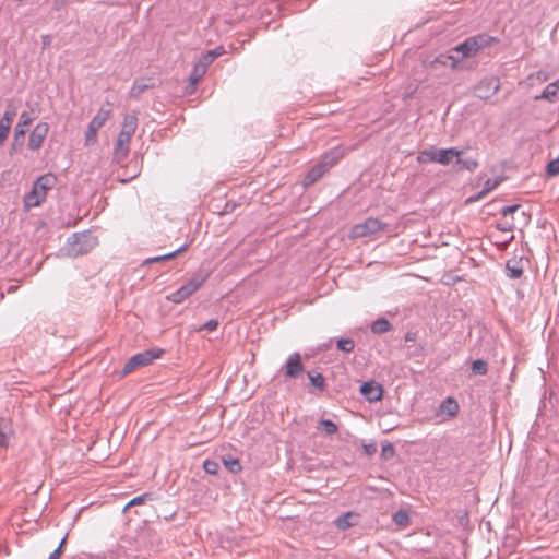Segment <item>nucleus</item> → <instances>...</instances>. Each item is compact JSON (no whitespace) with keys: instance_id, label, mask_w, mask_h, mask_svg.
<instances>
[{"instance_id":"9d476101","label":"nucleus","mask_w":559,"mask_h":559,"mask_svg":"<svg viewBox=\"0 0 559 559\" xmlns=\"http://www.w3.org/2000/svg\"><path fill=\"white\" fill-rule=\"evenodd\" d=\"M305 371L301 356L299 353H293L288 356L284 365V376L286 379H297Z\"/></svg>"},{"instance_id":"4be33fe9","label":"nucleus","mask_w":559,"mask_h":559,"mask_svg":"<svg viewBox=\"0 0 559 559\" xmlns=\"http://www.w3.org/2000/svg\"><path fill=\"white\" fill-rule=\"evenodd\" d=\"M459 412V404L453 397H447L439 406L437 415L445 414L449 416H455Z\"/></svg>"},{"instance_id":"b1692460","label":"nucleus","mask_w":559,"mask_h":559,"mask_svg":"<svg viewBox=\"0 0 559 559\" xmlns=\"http://www.w3.org/2000/svg\"><path fill=\"white\" fill-rule=\"evenodd\" d=\"M153 83H148L145 79L135 80L132 87L129 91L130 98H138L146 90L152 88Z\"/></svg>"},{"instance_id":"c9c22d12","label":"nucleus","mask_w":559,"mask_h":559,"mask_svg":"<svg viewBox=\"0 0 559 559\" xmlns=\"http://www.w3.org/2000/svg\"><path fill=\"white\" fill-rule=\"evenodd\" d=\"M317 429L319 431H323L325 435H333L337 431V427L334 421H319Z\"/></svg>"},{"instance_id":"3c124183","label":"nucleus","mask_w":559,"mask_h":559,"mask_svg":"<svg viewBox=\"0 0 559 559\" xmlns=\"http://www.w3.org/2000/svg\"><path fill=\"white\" fill-rule=\"evenodd\" d=\"M223 52H224L223 47H217V48H215L213 50H209L207 51L209 55H212L213 60H215V58L221 56Z\"/></svg>"},{"instance_id":"a18cd8bd","label":"nucleus","mask_w":559,"mask_h":559,"mask_svg":"<svg viewBox=\"0 0 559 559\" xmlns=\"http://www.w3.org/2000/svg\"><path fill=\"white\" fill-rule=\"evenodd\" d=\"M520 209V205H508L501 209L500 213L503 218H507L509 215H512Z\"/></svg>"},{"instance_id":"5701e85b","label":"nucleus","mask_w":559,"mask_h":559,"mask_svg":"<svg viewBox=\"0 0 559 559\" xmlns=\"http://www.w3.org/2000/svg\"><path fill=\"white\" fill-rule=\"evenodd\" d=\"M507 274L510 278L516 280L523 275V266L521 260L511 259L506 264Z\"/></svg>"},{"instance_id":"a878e982","label":"nucleus","mask_w":559,"mask_h":559,"mask_svg":"<svg viewBox=\"0 0 559 559\" xmlns=\"http://www.w3.org/2000/svg\"><path fill=\"white\" fill-rule=\"evenodd\" d=\"M187 247H188V245H183V246H181L180 248H178L177 250H175L173 252H169V253H166V254H163V255H158V257H154V258H148V259H146L143 262V264L158 263V262H163V261H167V260L174 259L179 253L186 251Z\"/></svg>"},{"instance_id":"bb28decb","label":"nucleus","mask_w":559,"mask_h":559,"mask_svg":"<svg viewBox=\"0 0 559 559\" xmlns=\"http://www.w3.org/2000/svg\"><path fill=\"white\" fill-rule=\"evenodd\" d=\"M310 384L318 390L320 393H322L325 390V379L324 377L319 372L308 371L307 372Z\"/></svg>"},{"instance_id":"72a5a7b5","label":"nucleus","mask_w":559,"mask_h":559,"mask_svg":"<svg viewBox=\"0 0 559 559\" xmlns=\"http://www.w3.org/2000/svg\"><path fill=\"white\" fill-rule=\"evenodd\" d=\"M471 369L475 374L485 376L488 371V365L484 359H476L472 362Z\"/></svg>"},{"instance_id":"473e14b6","label":"nucleus","mask_w":559,"mask_h":559,"mask_svg":"<svg viewBox=\"0 0 559 559\" xmlns=\"http://www.w3.org/2000/svg\"><path fill=\"white\" fill-rule=\"evenodd\" d=\"M44 201V199H41L40 195H38L37 193L36 194H33V189L31 190L29 193H27L25 197H24V205L25 207L29 209V207H35V206H39L41 204V202Z\"/></svg>"},{"instance_id":"2f4dec72","label":"nucleus","mask_w":559,"mask_h":559,"mask_svg":"<svg viewBox=\"0 0 559 559\" xmlns=\"http://www.w3.org/2000/svg\"><path fill=\"white\" fill-rule=\"evenodd\" d=\"M205 70L203 68V66H197L194 64L190 75H189V81H190V84L192 86L197 85L201 80L202 78L204 76L205 74Z\"/></svg>"},{"instance_id":"aec40b11","label":"nucleus","mask_w":559,"mask_h":559,"mask_svg":"<svg viewBox=\"0 0 559 559\" xmlns=\"http://www.w3.org/2000/svg\"><path fill=\"white\" fill-rule=\"evenodd\" d=\"M138 127V118L135 115H127L123 118L122 128L119 132L120 135L132 138Z\"/></svg>"},{"instance_id":"6ab92c4d","label":"nucleus","mask_w":559,"mask_h":559,"mask_svg":"<svg viewBox=\"0 0 559 559\" xmlns=\"http://www.w3.org/2000/svg\"><path fill=\"white\" fill-rule=\"evenodd\" d=\"M359 515L355 512H346L334 521L335 526L341 530L345 531L349 527H353L357 524Z\"/></svg>"},{"instance_id":"79ce46f5","label":"nucleus","mask_w":559,"mask_h":559,"mask_svg":"<svg viewBox=\"0 0 559 559\" xmlns=\"http://www.w3.org/2000/svg\"><path fill=\"white\" fill-rule=\"evenodd\" d=\"M212 55H209L207 52L204 53L199 61L195 63L197 66H203L204 70H207V67L213 62Z\"/></svg>"},{"instance_id":"37998d69","label":"nucleus","mask_w":559,"mask_h":559,"mask_svg":"<svg viewBox=\"0 0 559 559\" xmlns=\"http://www.w3.org/2000/svg\"><path fill=\"white\" fill-rule=\"evenodd\" d=\"M203 467L207 474L214 475L217 473L218 465L216 462L207 460L204 462Z\"/></svg>"},{"instance_id":"c03bdc74","label":"nucleus","mask_w":559,"mask_h":559,"mask_svg":"<svg viewBox=\"0 0 559 559\" xmlns=\"http://www.w3.org/2000/svg\"><path fill=\"white\" fill-rule=\"evenodd\" d=\"M497 228L502 231H512L514 228L513 222L508 221L507 218L503 222L497 224Z\"/></svg>"},{"instance_id":"f03ea898","label":"nucleus","mask_w":559,"mask_h":559,"mask_svg":"<svg viewBox=\"0 0 559 559\" xmlns=\"http://www.w3.org/2000/svg\"><path fill=\"white\" fill-rule=\"evenodd\" d=\"M497 41L495 37L481 34L478 36L468 37L465 41L457 45L453 50L460 52L463 58L475 56L480 49L490 46Z\"/></svg>"},{"instance_id":"603ef678","label":"nucleus","mask_w":559,"mask_h":559,"mask_svg":"<svg viewBox=\"0 0 559 559\" xmlns=\"http://www.w3.org/2000/svg\"><path fill=\"white\" fill-rule=\"evenodd\" d=\"M417 338V333L416 332H412V331H408L406 334H405V341L406 342H415Z\"/></svg>"},{"instance_id":"4c0bfd02","label":"nucleus","mask_w":559,"mask_h":559,"mask_svg":"<svg viewBox=\"0 0 559 559\" xmlns=\"http://www.w3.org/2000/svg\"><path fill=\"white\" fill-rule=\"evenodd\" d=\"M546 171L548 176L559 175V156L547 164Z\"/></svg>"},{"instance_id":"cd10ccee","label":"nucleus","mask_w":559,"mask_h":559,"mask_svg":"<svg viewBox=\"0 0 559 559\" xmlns=\"http://www.w3.org/2000/svg\"><path fill=\"white\" fill-rule=\"evenodd\" d=\"M392 324L385 318H379L371 324V331L376 334H383L391 331Z\"/></svg>"},{"instance_id":"c756f323","label":"nucleus","mask_w":559,"mask_h":559,"mask_svg":"<svg viewBox=\"0 0 559 559\" xmlns=\"http://www.w3.org/2000/svg\"><path fill=\"white\" fill-rule=\"evenodd\" d=\"M192 435V444H202V443H206L207 441H210L214 435H215V431L213 430H205L204 427L200 430V436L197 437L195 436V432L192 431L191 432Z\"/></svg>"},{"instance_id":"dca6fc26","label":"nucleus","mask_w":559,"mask_h":559,"mask_svg":"<svg viewBox=\"0 0 559 559\" xmlns=\"http://www.w3.org/2000/svg\"><path fill=\"white\" fill-rule=\"evenodd\" d=\"M328 168L322 165V163L318 162L314 166L310 168L302 180L304 187H309L319 181L326 173Z\"/></svg>"},{"instance_id":"4468645a","label":"nucleus","mask_w":559,"mask_h":559,"mask_svg":"<svg viewBox=\"0 0 559 559\" xmlns=\"http://www.w3.org/2000/svg\"><path fill=\"white\" fill-rule=\"evenodd\" d=\"M15 116H16V109L11 108L9 106L3 114V117L0 120V145H2L4 140L8 138Z\"/></svg>"},{"instance_id":"9b49d317","label":"nucleus","mask_w":559,"mask_h":559,"mask_svg":"<svg viewBox=\"0 0 559 559\" xmlns=\"http://www.w3.org/2000/svg\"><path fill=\"white\" fill-rule=\"evenodd\" d=\"M49 131V124L47 122H39L33 129L28 138V147L32 151L40 148L45 138Z\"/></svg>"},{"instance_id":"8fccbe9b","label":"nucleus","mask_w":559,"mask_h":559,"mask_svg":"<svg viewBox=\"0 0 559 559\" xmlns=\"http://www.w3.org/2000/svg\"><path fill=\"white\" fill-rule=\"evenodd\" d=\"M486 194H487V192H485V190L483 189V190H481V191H479L476 195L468 198V199H467V202H476V201H479V200H480V199H483Z\"/></svg>"},{"instance_id":"423d86ee","label":"nucleus","mask_w":559,"mask_h":559,"mask_svg":"<svg viewBox=\"0 0 559 559\" xmlns=\"http://www.w3.org/2000/svg\"><path fill=\"white\" fill-rule=\"evenodd\" d=\"M388 224L381 222L376 217H369L362 223L356 224L352 227L350 237L352 238H362L367 236L374 235L379 231H382L386 228Z\"/></svg>"},{"instance_id":"0eeeda50","label":"nucleus","mask_w":559,"mask_h":559,"mask_svg":"<svg viewBox=\"0 0 559 559\" xmlns=\"http://www.w3.org/2000/svg\"><path fill=\"white\" fill-rule=\"evenodd\" d=\"M459 63V59L451 55L440 53L433 59H425L423 67L429 72H438L441 68L455 69Z\"/></svg>"},{"instance_id":"20e7f679","label":"nucleus","mask_w":559,"mask_h":559,"mask_svg":"<svg viewBox=\"0 0 559 559\" xmlns=\"http://www.w3.org/2000/svg\"><path fill=\"white\" fill-rule=\"evenodd\" d=\"M206 277L207 276L203 274L194 275L180 288L168 295L167 299L175 304L182 302L185 299L194 294L203 285V283L206 281Z\"/></svg>"},{"instance_id":"f8f14e48","label":"nucleus","mask_w":559,"mask_h":559,"mask_svg":"<svg viewBox=\"0 0 559 559\" xmlns=\"http://www.w3.org/2000/svg\"><path fill=\"white\" fill-rule=\"evenodd\" d=\"M57 181V178L52 174H45L36 179L33 185V194H38L45 200L46 193L50 190Z\"/></svg>"},{"instance_id":"e433bc0d","label":"nucleus","mask_w":559,"mask_h":559,"mask_svg":"<svg viewBox=\"0 0 559 559\" xmlns=\"http://www.w3.org/2000/svg\"><path fill=\"white\" fill-rule=\"evenodd\" d=\"M394 455H395V449H394L392 443L385 442L384 444H382L381 455L380 456H381V459L383 461H389Z\"/></svg>"},{"instance_id":"f704fd0d","label":"nucleus","mask_w":559,"mask_h":559,"mask_svg":"<svg viewBox=\"0 0 559 559\" xmlns=\"http://www.w3.org/2000/svg\"><path fill=\"white\" fill-rule=\"evenodd\" d=\"M336 347L344 353H350L354 350L355 342L353 338H340L336 342Z\"/></svg>"},{"instance_id":"864d4df0","label":"nucleus","mask_w":559,"mask_h":559,"mask_svg":"<svg viewBox=\"0 0 559 559\" xmlns=\"http://www.w3.org/2000/svg\"><path fill=\"white\" fill-rule=\"evenodd\" d=\"M394 428H395V427H386V428H384L383 430H384V431H390V430H392V429H394Z\"/></svg>"},{"instance_id":"f3484780","label":"nucleus","mask_w":559,"mask_h":559,"mask_svg":"<svg viewBox=\"0 0 559 559\" xmlns=\"http://www.w3.org/2000/svg\"><path fill=\"white\" fill-rule=\"evenodd\" d=\"M464 154L465 150H457L456 147L437 148L436 163L448 166L455 158V156Z\"/></svg>"},{"instance_id":"393cba45","label":"nucleus","mask_w":559,"mask_h":559,"mask_svg":"<svg viewBox=\"0 0 559 559\" xmlns=\"http://www.w3.org/2000/svg\"><path fill=\"white\" fill-rule=\"evenodd\" d=\"M559 95V80L548 84L540 96H537L536 99H547L549 102H554L558 98Z\"/></svg>"},{"instance_id":"49530a36","label":"nucleus","mask_w":559,"mask_h":559,"mask_svg":"<svg viewBox=\"0 0 559 559\" xmlns=\"http://www.w3.org/2000/svg\"><path fill=\"white\" fill-rule=\"evenodd\" d=\"M501 182V179H495V180H491V179H488L485 185H484V190L485 192H490L491 190H493L495 188H497L499 186V183Z\"/></svg>"},{"instance_id":"39448f33","label":"nucleus","mask_w":559,"mask_h":559,"mask_svg":"<svg viewBox=\"0 0 559 559\" xmlns=\"http://www.w3.org/2000/svg\"><path fill=\"white\" fill-rule=\"evenodd\" d=\"M110 114L111 108L109 103H106V105L100 107L95 117L88 123L87 131L85 133L86 145H92L96 142L97 132L109 119Z\"/></svg>"},{"instance_id":"09e8293b","label":"nucleus","mask_w":559,"mask_h":559,"mask_svg":"<svg viewBox=\"0 0 559 559\" xmlns=\"http://www.w3.org/2000/svg\"><path fill=\"white\" fill-rule=\"evenodd\" d=\"M364 451L369 456L373 455L377 452V443L372 442V443L364 444Z\"/></svg>"},{"instance_id":"7c9ffc66","label":"nucleus","mask_w":559,"mask_h":559,"mask_svg":"<svg viewBox=\"0 0 559 559\" xmlns=\"http://www.w3.org/2000/svg\"><path fill=\"white\" fill-rule=\"evenodd\" d=\"M393 522L400 527H406L409 525L411 519L409 513L406 510H399L392 516Z\"/></svg>"},{"instance_id":"f257e3e1","label":"nucleus","mask_w":559,"mask_h":559,"mask_svg":"<svg viewBox=\"0 0 559 559\" xmlns=\"http://www.w3.org/2000/svg\"><path fill=\"white\" fill-rule=\"evenodd\" d=\"M98 245V239L91 231L75 233L68 238L66 245L67 254L78 257L88 253Z\"/></svg>"},{"instance_id":"de8ad7c7","label":"nucleus","mask_w":559,"mask_h":559,"mask_svg":"<svg viewBox=\"0 0 559 559\" xmlns=\"http://www.w3.org/2000/svg\"><path fill=\"white\" fill-rule=\"evenodd\" d=\"M218 321L216 319H211L207 322H205L199 331L206 330V331H214L217 329Z\"/></svg>"},{"instance_id":"c85d7f7f","label":"nucleus","mask_w":559,"mask_h":559,"mask_svg":"<svg viewBox=\"0 0 559 559\" xmlns=\"http://www.w3.org/2000/svg\"><path fill=\"white\" fill-rule=\"evenodd\" d=\"M436 158H437V148H435V147L421 151L417 155V162L420 164L436 163Z\"/></svg>"},{"instance_id":"1a4fd4ad","label":"nucleus","mask_w":559,"mask_h":559,"mask_svg":"<svg viewBox=\"0 0 559 559\" xmlns=\"http://www.w3.org/2000/svg\"><path fill=\"white\" fill-rule=\"evenodd\" d=\"M34 117L31 112L23 111L14 129L12 148L15 151L16 145H23L26 134V128L32 123Z\"/></svg>"},{"instance_id":"58836bf2","label":"nucleus","mask_w":559,"mask_h":559,"mask_svg":"<svg viewBox=\"0 0 559 559\" xmlns=\"http://www.w3.org/2000/svg\"><path fill=\"white\" fill-rule=\"evenodd\" d=\"M224 463L231 473H238L241 469L240 463L237 459L225 460Z\"/></svg>"},{"instance_id":"2eb2a0df","label":"nucleus","mask_w":559,"mask_h":559,"mask_svg":"<svg viewBox=\"0 0 559 559\" xmlns=\"http://www.w3.org/2000/svg\"><path fill=\"white\" fill-rule=\"evenodd\" d=\"M360 393L364 397H366L370 402L379 401L382 396L383 390L382 386L374 382H364L360 386Z\"/></svg>"},{"instance_id":"a19ab883","label":"nucleus","mask_w":559,"mask_h":559,"mask_svg":"<svg viewBox=\"0 0 559 559\" xmlns=\"http://www.w3.org/2000/svg\"><path fill=\"white\" fill-rule=\"evenodd\" d=\"M150 497V493H143L141 496H138V497H134L133 499H131L129 501V503L126 506L124 509H128L129 507H132V506H140L142 503L145 502V500Z\"/></svg>"},{"instance_id":"ea45409f","label":"nucleus","mask_w":559,"mask_h":559,"mask_svg":"<svg viewBox=\"0 0 559 559\" xmlns=\"http://www.w3.org/2000/svg\"><path fill=\"white\" fill-rule=\"evenodd\" d=\"M67 536L62 538L59 546L50 554L48 559H60L63 552V547L66 545Z\"/></svg>"},{"instance_id":"ddd939ff","label":"nucleus","mask_w":559,"mask_h":559,"mask_svg":"<svg viewBox=\"0 0 559 559\" xmlns=\"http://www.w3.org/2000/svg\"><path fill=\"white\" fill-rule=\"evenodd\" d=\"M130 138L118 134L115 143L112 160L117 164L123 162L129 154Z\"/></svg>"},{"instance_id":"7ed1b4c3","label":"nucleus","mask_w":559,"mask_h":559,"mask_svg":"<svg viewBox=\"0 0 559 559\" xmlns=\"http://www.w3.org/2000/svg\"><path fill=\"white\" fill-rule=\"evenodd\" d=\"M164 349L151 348L133 355L123 366L122 373L128 374L140 367L150 365L153 360L160 358Z\"/></svg>"},{"instance_id":"6e6552de","label":"nucleus","mask_w":559,"mask_h":559,"mask_svg":"<svg viewBox=\"0 0 559 559\" xmlns=\"http://www.w3.org/2000/svg\"><path fill=\"white\" fill-rule=\"evenodd\" d=\"M499 88L500 83L497 78H486L474 87V94L476 97L487 100L492 97Z\"/></svg>"},{"instance_id":"412c9836","label":"nucleus","mask_w":559,"mask_h":559,"mask_svg":"<svg viewBox=\"0 0 559 559\" xmlns=\"http://www.w3.org/2000/svg\"><path fill=\"white\" fill-rule=\"evenodd\" d=\"M456 170L466 169L471 173L476 170L479 166L477 158L463 157V155L455 156Z\"/></svg>"},{"instance_id":"a211bd4d","label":"nucleus","mask_w":559,"mask_h":559,"mask_svg":"<svg viewBox=\"0 0 559 559\" xmlns=\"http://www.w3.org/2000/svg\"><path fill=\"white\" fill-rule=\"evenodd\" d=\"M344 157V150L340 146L333 147L332 150L325 152L321 158L320 163L324 165L328 170L334 167L342 158Z\"/></svg>"}]
</instances>
